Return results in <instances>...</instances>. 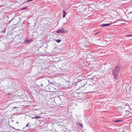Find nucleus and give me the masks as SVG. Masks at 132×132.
Returning a JSON list of instances; mask_svg holds the SVG:
<instances>
[{"instance_id":"1","label":"nucleus","mask_w":132,"mask_h":132,"mask_svg":"<svg viewBox=\"0 0 132 132\" xmlns=\"http://www.w3.org/2000/svg\"><path fill=\"white\" fill-rule=\"evenodd\" d=\"M88 82L87 85L85 88L86 93L96 92L98 90V85L97 84H94L93 82V79L89 78Z\"/></svg>"},{"instance_id":"2","label":"nucleus","mask_w":132,"mask_h":132,"mask_svg":"<svg viewBox=\"0 0 132 132\" xmlns=\"http://www.w3.org/2000/svg\"><path fill=\"white\" fill-rule=\"evenodd\" d=\"M89 78L87 79L83 80L81 81H79L78 82L77 84V86L79 87V89H79L82 87L84 86L85 87L87 86V85L88 82Z\"/></svg>"},{"instance_id":"3","label":"nucleus","mask_w":132,"mask_h":132,"mask_svg":"<svg viewBox=\"0 0 132 132\" xmlns=\"http://www.w3.org/2000/svg\"><path fill=\"white\" fill-rule=\"evenodd\" d=\"M59 68L61 69L62 70H67L68 69V66L65 61H63L59 63Z\"/></svg>"},{"instance_id":"4","label":"nucleus","mask_w":132,"mask_h":132,"mask_svg":"<svg viewBox=\"0 0 132 132\" xmlns=\"http://www.w3.org/2000/svg\"><path fill=\"white\" fill-rule=\"evenodd\" d=\"M43 90H45L46 91L51 92H56L57 91V89L55 88V87L49 85L46 86L45 88V89H43Z\"/></svg>"},{"instance_id":"5","label":"nucleus","mask_w":132,"mask_h":132,"mask_svg":"<svg viewBox=\"0 0 132 132\" xmlns=\"http://www.w3.org/2000/svg\"><path fill=\"white\" fill-rule=\"evenodd\" d=\"M120 69V65L117 64L115 68L113 69L112 73L113 75H118Z\"/></svg>"},{"instance_id":"6","label":"nucleus","mask_w":132,"mask_h":132,"mask_svg":"<svg viewBox=\"0 0 132 132\" xmlns=\"http://www.w3.org/2000/svg\"><path fill=\"white\" fill-rule=\"evenodd\" d=\"M86 9V6L84 5H81L78 7V9L79 10V12H80L85 11Z\"/></svg>"},{"instance_id":"7","label":"nucleus","mask_w":132,"mask_h":132,"mask_svg":"<svg viewBox=\"0 0 132 132\" xmlns=\"http://www.w3.org/2000/svg\"><path fill=\"white\" fill-rule=\"evenodd\" d=\"M56 32L57 33H60L61 34H64L67 32L63 28H62L61 29H59L56 31Z\"/></svg>"},{"instance_id":"8","label":"nucleus","mask_w":132,"mask_h":132,"mask_svg":"<svg viewBox=\"0 0 132 132\" xmlns=\"http://www.w3.org/2000/svg\"><path fill=\"white\" fill-rule=\"evenodd\" d=\"M112 23H111L103 24H101V27H104L106 26H108L111 25Z\"/></svg>"},{"instance_id":"9","label":"nucleus","mask_w":132,"mask_h":132,"mask_svg":"<svg viewBox=\"0 0 132 132\" xmlns=\"http://www.w3.org/2000/svg\"><path fill=\"white\" fill-rule=\"evenodd\" d=\"M119 21H123L124 22L126 21V20L125 19H122V20H117L116 21H115L114 22H113V23H117Z\"/></svg>"},{"instance_id":"10","label":"nucleus","mask_w":132,"mask_h":132,"mask_svg":"<svg viewBox=\"0 0 132 132\" xmlns=\"http://www.w3.org/2000/svg\"><path fill=\"white\" fill-rule=\"evenodd\" d=\"M63 18H64L65 17V16L66 15V13L65 12L64 10H63Z\"/></svg>"},{"instance_id":"11","label":"nucleus","mask_w":132,"mask_h":132,"mask_svg":"<svg viewBox=\"0 0 132 132\" xmlns=\"http://www.w3.org/2000/svg\"><path fill=\"white\" fill-rule=\"evenodd\" d=\"M113 75L114 76V78H115V79H116V80H117L118 78V75H116L115 74V75Z\"/></svg>"},{"instance_id":"12","label":"nucleus","mask_w":132,"mask_h":132,"mask_svg":"<svg viewBox=\"0 0 132 132\" xmlns=\"http://www.w3.org/2000/svg\"><path fill=\"white\" fill-rule=\"evenodd\" d=\"M122 121L120 120H116L114 121L115 122H119L121 121Z\"/></svg>"},{"instance_id":"13","label":"nucleus","mask_w":132,"mask_h":132,"mask_svg":"<svg viewBox=\"0 0 132 132\" xmlns=\"http://www.w3.org/2000/svg\"><path fill=\"white\" fill-rule=\"evenodd\" d=\"M35 117L36 119H40L41 118V117L40 116H35Z\"/></svg>"},{"instance_id":"14","label":"nucleus","mask_w":132,"mask_h":132,"mask_svg":"<svg viewBox=\"0 0 132 132\" xmlns=\"http://www.w3.org/2000/svg\"><path fill=\"white\" fill-rule=\"evenodd\" d=\"M29 123L28 122V123L26 125V127H29L28 128H30V126L29 125Z\"/></svg>"},{"instance_id":"15","label":"nucleus","mask_w":132,"mask_h":132,"mask_svg":"<svg viewBox=\"0 0 132 132\" xmlns=\"http://www.w3.org/2000/svg\"><path fill=\"white\" fill-rule=\"evenodd\" d=\"M27 9H28V7H25L22 8L21 9L22 10H27Z\"/></svg>"},{"instance_id":"16","label":"nucleus","mask_w":132,"mask_h":132,"mask_svg":"<svg viewBox=\"0 0 132 132\" xmlns=\"http://www.w3.org/2000/svg\"><path fill=\"white\" fill-rule=\"evenodd\" d=\"M126 37H132V34H129L127 35L126 36Z\"/></svg>"},{"instance_id":"17","label":"nucleus","mask_w":132,"mask_h":132,"mask_svg":"<svg viewBox=\"0 0 132 132\" xmlns=\"http://www.w3.org/2000/svg\"><path fill=\"white\" fill-rule=\"evenodd\" d=\"M56 41L57 43H59L61 41V40L60 39H57Z\"/></svg>"},{"instance_id":"18","label":"nucleus","mask_w":132,"mask_h":132,"mask_svg":"<svg viewBox=\"0 0 132 132\" xmlns=\"http://www.w3.org/2000/svg\"><path fill=\"white\" fill-rule=\"evenodd\" d=\"M130 16H131V18L132 19V12H130V13L129 14Z\"/></svg>"},{"instance_id":"19","label":"nucleus","mask_w":132,"mask_h":132,"mask_svg":"<svg viewBox=\"0 0 132 132\" xmlns=\"http://www.w3.org/2000/svg\"><path fill=\"white\" fill-rule=\"evenodd\" d=\"M81 127H83V125L82 124H78Z\"/></svg>"},{"instance_id":"20","label":"nucleus","mask_w":132,"mask_h":132,"mask_svg":"<svg viewBox=\"0 0 132 132\" xmlns=\"http://www.w3.org/2000/svg\"><path fill=\"white\" fill-rule=\"evenodd\" d=\"M93 63H94L95 64H96L95 63L96 62V61L95 60H94L93 61Z\"/></svg>"},{"instance_id":"21","label":"nucleus","mask_w":132,"mask_h":132,"mask_svg":"<svg viewBox=\"0 0 132 132\" xmlns=\"http://www.w3.org/2000/svg\"><path fill=\"white\" fill-rule=\"evenodd\" d=\"M34 0H28V2H31L32 1H33Z\"/></svg>"},{"instance_id":"22","label":"nucleus","mask_w":132,"mask_h":132,"mask_svg":"<svg viewBox=\"0 0 132 132\" xmlns=\"http://www.w3.org/2000/svg\"><path fill=\"white\" fill-rule=\"evenodd\" d=\"M31 118H32V119H34L35 118V116L34 117H31Z\"/></svg>"},{"instance_id":"23","label":"nucleus","mask_w":132,"mask_h":132,"mask_svg":"<svg viewBox=\"0 0 132 132\" xmlns=\"http://www.w3.org/2000/svg\"><path fill=\"white\" fill-rule=\"evenodd\" d=\"M29 41H31V40H27V42H28Z\"/></svg>"},{"instance_id":"24","label":"nucleus","mask_w":132,"mask_h":132,"mask_svg":"<svg viewBox=\"0 0 132 132\" xmlns=\"http://www.w3.org/2000/svg\"><path fill=\"white\" fill-rule=\"evenodd\" d=\"M43 86V84H41V86Z\"/></svg>"},{"instance_id":"25","label":"nucleus","mask_w":132,"mask_h":132,"mask_svg":"<svg viewBox=\"0 0 132 132\" xmlns=\"http://www.w3.org/2000/svg\"><path fill=\"white\" fill-rule=\"evenodd\" d=\"M16 108V107H14V108Z\"/></svg>"},{"instance_id":"26","label":"nucleus","mask_w":132,"mask_h":132,"mask_svg":"<svg viewBox=\"0 0 132 132\" xmlns=\"http://www.w3.org/2000/svg\"><path fill=\"white\" fill-rule=\"evenodd\" d=\"M25 127L23 128V129H24Z\"/></svg>"},{"instance_id":"27","label":"nucleus","mask_w":132,"mask_h":132,"mask_svg":"<svg viewBox=\"0 0 132 132\" xmlns=\"http://www.w3.org/2000/svg\"><path fill=\"white\" fill-rule=\"evenodd\" d=\"M98 34V33H96V34Z\"/></svg>"},{"instance_id":"28","label":"nucleus","mask_w":132,"mask_h":132,"mask_svg":"<svg viewBox=\"0 0 132 132\" xmlns=\"http://www.w3.org/2000/svg\"><path fill=\"white\" fill-rule=\"evenodd\" d=\"M16 123H18V122H16Z\"/></svg>"}]
</instances>
